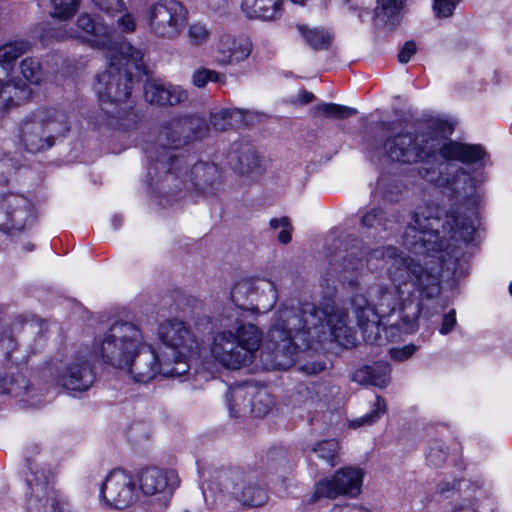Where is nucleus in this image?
<instances>
[{
  "mask_svg": "<svg viewBox=\"0 0 512 512\" xmlns=\"http://www.w3.org/2000/svg\"><path fill=\"white\" fill-rule=\"evenodd\" d=\"M416 51V43L414 41H407L398 53V61L402 64L408 63Z\"/></svg>",
  "mask_w": 512,
  "mask_h": 512,
  "instance_id": "obj_54",
  "label": "nucleus"
},
{
  "mask_svg": "<svg viewBox=\"0 0 512 512\" xmlns=\"http://www.w3.org/2000/svg\"><path fill=\"white\" fill-rule=\"evenodd\" d=\"M482 488V484L478 482H471L467 480H452V481H442L437 485L436 492L448 498L452 495L454 490H458L463 496V501L466 502L468 499H472L476 496L477 492Z\"/></svg>",
  "mask_w": 512,
  "mask_h": 512,
  "instance_id": "obj_34",
  "label": "nucleus"
},
{
  "mask_svg": "<svg viewBox=\"0 0 512 512\" xmlns=\"http://www.w3.org/2000/svg\"><path fill=\"white\" fill-rule=\"evenodd\" d=\"M255 287L250 281H240L234 285L231 290L232 304L225 307L220 314H228L233 308L239 311L240 318L243 319V311L258 310L259 300L255 298Z\"/></svg>",
  "mask_w": 512,
  "mask_h": 512,
  "instance_id": "obj_26",
  "label": "nucleus"
},
{
  "mask_svg": "<svg viewBox=\"0 0 512 512\" xmlns=\"http://www.w3.org/2000/svg\"><path fill=\"white\" fill-rule=\"evenodd\" d=\"M51 374L58 386L75 392L89 390L95 381L90 360L83 353H78L56 366Z\"/></svg>",
  "mask_w": 512,
  "mask_h": 512,
  "instance_id": "obj_14",
  "label": "nucleus"
},
{
  "mask_svg": "<svg viewBox=\"0 0 512 512\" xmlns=\"http://www.w3.org/2000/svg\"><path fill=\"white\" fill-rule=\"evenodd\" d=\"M173 361L165 360L162 363L163 377H179L190 370V360L197 356H182L178 352H172Z\"/></svg>",
  "mask_w": 512,
  "mask_h": 512,
  "instance_id": "obj_36",
  "label": "nucleus"
},
{
  "mask_svg": "<svg viewBox=\"0 0 512 512\" xmlns=\"http://www.w3.org/2000/svg\"><path fill=\"white\" fill-rule=\"evenodd\" d=\"M228 409L233 417L250 415V402L253 401V386H237L230 388L225 395Z\"/></svg>",
  "mask_w": 512,
  "mask_h": 512,
  "instance_id": "obj_28",
  "label": "nucleus"
},
{
  "mask_svg": "<svg viewBox=\"0 0 512 512\" xmlns=\"http://www.w3.org/2000/svg\"><path fill=\"white\" fill-rule=\"evenodd\" d=\"M363 474L360 469L345 467L338 470L332 479L318 483L316 495L334 499L339 495L356 496L362 486Z\"/></svg>",
  "mask_w": 512,
  "mask_h": 512,
  "instance_id": "obj_19",
  "label": "nucleus"
},
{
  "mask_svg": "<svg viewBox=\"0 0 512 512\" xmlns=\"http://www.w3.org/2000/svg\"><path fill=\"white\" fill-rule=\"evenodd\" d=\"M326 368L325 364L322 362H307L298 367L299 371L304 372L307 375H316L319 372L323 371Z\"/></svg>",
  "mask_w": 512,
  "mask_h": 512,
  "instance_id": "obj_56",
  "label": "nucleus"
},
{
  "mask_svg": "<svg viewBox=\"0 0 512 512\" xmlns=\"http://www.w3.org/2000/svg\"><path fill=\"white\" fill-rule=\"evenodd\" d=\"M241 9L250 19L272 20L281 12L280 0H243Z\"/></svg>",
  "mask_w": 512,
  "mask_h": 512,
  "instance_id": "obj_29",
  "label": "nucleus"
},
{
  "mask_svg": "<svg viewBox=\"0 0 512 512\" xmlns=\"http://www.w3.org/2000/svg\"><path fill=\"white\" fill-rule=\"evenodd\" d=\"M187 37L191 46H203L210 40L211 29L206 23L195 21L189 24L187 28Z\"/></svg>",
  "mask_w": 512,
  "mask_h": 512,
  "instance_id": "obj_40",
  "label": "nucleus"
},
{
  "mask_svg": "<svg viewBox=\"0 0 512 512\" xmlns=\"http://www.w3.org/2000/svg\"><path fill=\"white\" fill-rule=\"evenodd\" d=\"M374 21L377 25L395 27L400 23L405 0H377Z\"/></svg>",
  "mask_w": 512,
  "mask_h": 512,
  "instance_id": "obj_30",
  "label": "nucleus"
},
{
  "mask_svg": "<svg viewBox=\"0 0 512 512\" xmlns=\"http://www.w3.org/2000/svg\"><path fill=\"white\" fill-rule=\"evenodd\" d=\"M228 165L241 175H249L260 168V160L254 147L246 142H235L227 154Z\"/></svg>",
  "mask_w": 512,
  "mask_h": 512,
  "instance_id": "obj_25",
  "label": "nucleus"
},
{
  "mask_svg": "<svg viewBox=\"0 0 512 512\" xmlns=\"http://www.w3.org/2000/svg\"><path fill=\"white\" fill-rule=\"evenodd\" d=\"M208 132L207 121L196 114L175 116L162 123L156 143L146 149L148 181H164L179 186L178 173L182 171L187 157L175 150L204 139Z\"/></svg>",
  "mask_w": 512,
  "mask_h": 512,
  "instance_id": "obj_7",
  "label": "nucleus"
},
{
  "mask_svg": "<svg viewBox=\"0 0 512 512\" xmlns=\"http://www.w3.org/2000/svg\"><path fill=\"white\" fill-rule=\"evenodd\" d=\"M31 217L32 206L27 197L12 192L0 195V231H22Z\"/></svg>",
  "mask_w": 512,
  "mask_h": 512,
  "instance_id": "obj_18",
  "label": "nucleus"
},
{
  "mask_svg": "<svg viewBox=\"0 0 512 512\" xmlns=\"http://www.w3.org/2000/svg\"><path fill=\"white\" fill-rule=\"evenodd\" d=\"M162 363L156 351L141 342L133 353L129 366L123 370H127L135 382L147 383L157 375L162 376Z\"/></svg>",
  "mask_w": 512,
  "mask_h": 512,
  "instance_id": "obj_21",
  "label": "nucleus"
},
{
  "mask_svg": "<svg viewBox=\"0 0 512 512\" xmlns=\"http://www.w3.org/2000/svg\"><path fill=\"white\" fill-rule=\"evenodd\" d=\"M31 43L27 40L9 41L0 46V67L8 73L13 70L15 62L31 50Z\"/></svg>",
  "mask_w": 512,
  "mask_h": 512,
  "instance_id": "obj_33",
  "label": "nucleus"
},
{
  "mask_svg": "<svg viewBox=\"0 0 512 512\" xmlns=\"http://www.w3.org/2000/svg\"><path fill=\"white\" fill-rule=\"evenodd\" d=\"M37 3L42 9L50 7L51 17L64 21L76 13L79 0H37Z\"/></svg>",
  "mask_w": 512,
  "mask_h": 512,
  "instance_id": "obj_35",
  "label": "nucleus"
},
{
  "mask_svg": "<svg viewBox=\"0 0 512 512\" xmlns=\"http://www.w3.org/2000/svg\"><path fill=\"white\" fill-rule=\"evenodd\" d=\"M379 187L382 191L384 199L389 202H398L403 191L402 184L397 180L388 181L383 177L379 181Z\"/></svg>",
  "mask_w": 512,
  "mask_h": 512,
  "instance_id": "obj_44",
  "label": "nucleus"
},
{
  "mask_svg": "<svg viewBox=\"0 0 512 512\" xmlns=\"http://www.w3.org/2000/svg\"><path fill=\"white\" fill-rule=\"evenodd\" d=\"M139 489L145 495H155L168 490L171 493L178 486V478L173 470L156 467L143 469L138 475Z\"/></svg>",
  "mask_w": 512,
  "mask_h": 512,
  "instance_id": "obj_24",
  "label": "nucleus"
},
{
  "mask_svg": "<svg viewBox=\"0 0 512 512\" xmlns=\"http://www.w3.org/2000/svg\"><path fill=\"white\" fill-rule=\"evenodd\" d=\"M215 331L210 346L211 355L222 366L237 370L252 362L262 341V332L245 323L235 308L215 319Z\"/></svg>",
  "mask_w": 512,
  "mask_h": 512,
  "instance_id": "obj_8",
  "label": "nucleus"
},
{
  "mask_svg": "<svg viewBox=\"0 0 512 512\" xmlns=\"http://www.w3.org/2000/svg\"><path fill=\"white\" fill-rule=\"evenodd\" d=\"M28 467L33 469L28 459ZM32 478L28 479L31 489V496L27 500L28 512H66V503L63 497L50 486L44 472H33Z\"/></svg>",
  "mask_w": 512,
  "mask_h": 512,
  "instance_id": "obj_15",
  "label": "nucleus"
},
{
  "mask_svg": "<svg viewBox=\"0 0 512 512\" xmlns=\"http://www.w3.org/2000/svg\"><path fill=\"white\" fill-rule=\"evenodd\" d=\"M117 27L126 33L134 32L136 29V20L131 13H128L126 9L121 13V16L117 19Z\"/></svg>",
  "mask_w": 512,
  "mask_h": 512,
  "instance_id": "obj_51",
  "label": "nucleus"
},
{
  "mask_svg": "<svg viewBox=\"0 0 512 512\" xmlns=\"http://www.w3.org/2000/svg\"><path fill=\"white\" fill-rule=\"evenodd\" d=\"M346 320L347 315L333 303L318 307L306 302L299 307L279 309L267 334L274 366L290 368L300 350L328 337L340 345H352L354 335Z\"/></svg>",
  "mask_w": 512,
  "mask_h": 512,
  "instance_id": "obj_4",
  "label": "nucleus"
},
{
  "mask_svg": "<svg viewBox=\"0 0 512 512\" xmlns=\"http://www.w3.org/2000/svg\"><path fill=\"white\" fill-rule=\"evenodd\" d=\"M252 43L246 37L222 34L216 44L215 61L220 66L239 64L251 54Z\"/></svg>",
  "mask_w": 512,
  "mask_h": 512,
  "instance_id": "obj_22",
  "label": "nucleus"
},
{
  "mask_svg": "<svg viewBox=\"0 0 512 512\" xmlns=\"http://www.w3.org/2000/svg\"><path fill=\"white\" fill-rule=\"evenodd\" d=\"M209 81L220 82V73L207 68H198L192 74V83L198 88H203Z\"/></svg>",
  "mask_w": 512,
  "mask_h": 512,
  "instance_id": "obj_46",
  "label": "nucleus"
},
{
  "mask_svg": "<svg viewBox=\"0 0 512 512\" xmlns=\"http://www.w3.org/2000/svg\"><path fill=\"white\" fill-rule=\"evenodd\" d=\"M458 4L456 0H434L433 11L438 18H448L453 15Z\"/></svg>",
  "mask_w": 512,
  "mask_h": 512,
  "instance_id": "obj_48",
  "label": "nucleus"
},
{
  "mask_svg": "<svg viewBox=\"0 0 512 512\" xmlns=\"http://www.w3.org/2000/svg\"><path fill=\"white\" fill-rule=\"evenodd\" d=\"M30 95V90L21 81L0 79V110L20 104Z\"/></svg>",
  "mask_w": 512,
  "mask_h": 512,
  "instance_id": "obj_31",
  "label": "nucleus"
},
{
  "mask_svg": "<svg viewBox=\"0 0 512 512\" xmlns=\"http://www.w3.org/2000/svg\"><path fill=\"white\" fill-rule=\"evenodd\" d=\"M71 129L70 115L63 109L41 107L26 115L18 124V144L28 153H43Z\"/></svg>",
  "mask_w": 512,
  "mask_h": 512,
  "instance_id": "obj_9",
  "label": "nucleus"
},
{
  "mask_svg": "<svg viewBox=\"0 0 512 512\" xmlns=\"http://www.w3.org/2000/svg\"><path fill=\"white\" fill-rule=\"evenodd\" d=\"M342 248L335 247L328 256L321 278L327 286L336 282L354 287L358 284V272L364 266H375L374 260L390 261L388 272L396 284L411 282L419 295L432 299L441 293V267L438 260L424 261L404 255L396 247L368 248L354 234H348L341 241Z\"/></svg>",
  "mask_w": 512,
  "mask_h": 512,
  "instance_id": "obj_3",
  "label": "nucleus"
},
{
  "mask_svg": "<svg viewBox=\"0 0 512 512\" xmlns=\"http://www.w3.org/2000/svg\"><path fill=\"white\" fill-rule=\"evenodd\" d=\"M212 492L231 495L243 505L258 507L267 500L265 491L254 481V476L240 469H227L216 472L208 484Z\"/></svg>",
  "mask_w": 512,
  "mask_h": 512,
  "instance_id": "obj_13",
  "label": "nucleus"
},
{
  "mask_svg": "<svg viewBox=\"0 0 512 512\" xmlns=\"http://www.w3.org/2000/svg\"><path fill=\"white\" fill-rule=\"evenodd\" d=\"M270 228L273 230H276L278 228H281V231L279 232L277 238L280 243L282 244H288L291 242L292 236V225L290 223V219L286 216H283L281 218H272L269 222Z\"/></svg>",
  "mask_w": 512,
  "mask_h": 512,
  "instance_id": "obj_45",
  "label": "nucleus"
},
{
  "mask_svg": "<svg viewBox=\"0 0 512 512\" xmlns=\"http://www.w3.org/2000/svg\"><path fill=\"white\" fill-rule=\"evenodd\" d=\"M210 123L212 127L217 131H226L230 129L228 117L224 109L211 112Z\"/></svg>",
  "mask_w": 512,
  "mask_h": 512,
  "instance_id": "obj_49",
  "label": "nucleus"
},
{
  "mask_svg": "<svg viewBox=\"0 0 512 512\" xmlns=\"http://www.w3.org/2000/svg\"><path fill=\"white\" fill-rule=\"evenodd\" d=\"M308 457L310 461L317 459L329 468L334 467L339 462V443L335 439L319 441L308 451Z\"/></svg>",
  "mask_w": 512,
  "mask_h": 512,
  "instance_id": "obj_32",
  "label": "nucleus"
},
{
  "mask_svg": "<svg viewBox=\"0 0 512 512\" xmlns=\"http://www.w3.org/2000/svg\"><path fill=\"white\" fill-rule=\"evenodd\" d=\"M188 161L185 158V165L178 173V179L181 181L179 186L169 185V182L148 181L149 186L156 193L168 196L177 191L185 189L194 191L206 198L216 196L223 189V179L219 167L213 162L198 161L194 163L190 170L187 169Z\"/></svg>",
  "mask_w": 512,
  "mask_h": 512,
  "instance_id": "obj_11",
  "label": "nucleus"
},
{
  "mask_svg": "<svg viewBox=\"0 0 512 512\" xmlns=\"http://www.w3.org/2000/svg\"><path fill=\"white\" fill-rule=\"evenodd\" d=\"M266 284L268 285L269 291L271 292V303L266 307L267 309H269L270 307H272L275 304L277 297H276V290H275L273 283L266 282Z\"/></svg>",
  "mask_w": 512,
  "mask_h": 512,
  "instance_id": "obj_60",
  "label": "nucleus"
},
{
  "mask_svg": "<svg viewBox=\"0 0 512 512\" xmlns=\"http://www.w3.org/2000/svg\"><path fill=\"white\" fill-rule=\"evenodd\" d=\"M95 6L110 16H115L125 10L123 0H92Z\"/></svg>",
  "mask_w": 512,
  "mask_h": 512,
  "instance_id": "obj_47",
  "label": "nucleus"
},
{
  "mask_svg": "<svg viewBox=\"0 0 512 512\" xmlns=\"http://www.w3.org/2000/svg\"><path fill=\"white\" fill-rule=\"evenodd\" d=\"M331 512H371L370 510L364 508L363 506L357 505H347L344 507H334Z\"/></svg>",
  "mask_w": 512,
  "mask_h": 512,
  "instance_id": "obj_57",
  "label": "nucleus"
},
{
  "mask_svg": "<svg viewBox=\"0 0 512 512\" xmlns=\"http://www.w3.org/2000/svg\"><path fill=\"white\" fill-rule=\"evenodd\" d=\"M112 225L115 229H118L122 225V217L120 215H114L111 219Z\"/></svg>",
  "mask_w": 512,
  "mask_h": 512,
  "instance_id": "obj_61",
  "label": "nucleus"
},
{
  "mask_svg": "<svg viewBox=\"0 0 512 512\" xmlns=\"http://www.w3.org/2000/svg\"><path fill=\"white\" fill-rule=\"evenodd\" d=\"M316 115L323 116L329 119H346L355 116L358 111L355 108L336 104V103H321L313 108Z\"/></svg>",
  "mask_w": 512,
  "mask_h": 512,
  "instance_id": "obj_37",
  "label": "nucleus"
},
{
  "mask_svg": "<svg viewBox=\"0 0 512 512\" xmlns=\"http://www.w3.org/2000/svg\"><path fill=\"white\" fill-rule=\"evenodd\" d=\"M385 411L386 404L384 398L377 396L372 410L364 416L352 420L351 427L358 428L363 426H371L380 419Z\"/></svg>",
  "mask_w": 512,
  "mask_h": 512,
  "instance_id": "obj_41",
  "label": "nucleus"
},
{
  "mask_svg": "<svg viewBox=\"0 0 512 512\" xmlns=\"http://www.w3.org/2000/svg\"><path fill=\"white\" fill-rule=\"evenodd\" d=\"M142 341L140 329L133 323L118 321L93 342V355L116 369L129 366L133 353Z\"/></svg>",
  "mask_w": 512,
  "mask_h": 512,
  "instance_id": "obj_10",
  "label": "nucleus"
},
{
  "mask_svg": "<svg viewBox=\"0 0 512 512\" xmlns=\"http://www.w3.org/2000/svg\"><path fill=\"white\" fill-rule=\"evenodd\" d=\"M228 117L230 128H238L245 124L246 111L238 108L224 109Z\"/></svg>",
  "mask_w": 512,
  "mask_h": 512,
  "instance_id": "obj_50",
  "label": "nucleus"
},
{
  "mask_svg": "<svg viewBox=\"0 0 512 512\" xmlns=\"http://www.w3.org/2000/svg\"><path fill=\"white\" fill-rule=\"evenodd\" d=\"M299 98H300V101L303 103V104H307V103H310L313 99H314V94L311 93V92H308V91H303L300 95H299Z\"/></svg>",
  "mask_w": 512,
  "mask_h": 512,
  "instance_id": "obj_59",
  "label": "nucleus"
},
{
  "mask_svg": "<svg viewBox=\"0 0 512 512\" xmlns=\"http://www.w3.org/2000/svg\"><path fill=\"white\" fill-rule=\"evenodd\" d=\"M402 215L395 207L371 208L360 218V230L368 238H382L381 233L398 228Z\"/></svg>",
  "mask_w": 512,
  "mask_h": 512,
  "instance_id": "obj_20",
  "label": "nucleus"
},
{
  "mask_svg": "<svg viewBox=\"0 0 512 512\" xmlns=\"http://www.w3.org/2000/svg\"><path fill=\"white\" fill-rule=\"evenodd\" d=\"M144 97L150 104L176 106L187 101L189 94L182 86L149 79L144 84Z\"/></svg>",
  "mask_w": 512,
  "mask_h": 512,
  "instance_id": "obj_23",
  "label": "nucleus"
},
{
  "mask_svg": "<svg viewBox=\"0 0 512 512\" xmlns=\"http://www.w3.org/2000/svg\"><path fill=\"white\" fill-rule=\"evenodd\" d=\"M77 30L66 25L45 29L43 41L83 37L93 47L106 51L108 68L97 75L95 91L100 101L101 117L111 128L128 130L136 126L139 114L131 98L132 75L129 66L142 68L143 53L124 40L113 28L96 21L89 14L77 19Z\"/></svg>",
  "mask_w": 512,
  "mask_h": 512,
  "instance_id": "obj_2",
  "label": "nucleus"
},
{
  "mask_svg": "<svg viewBox=\"0 0 512 512\" xmlns=\"http://www.w3.org/2000/svg\"><path fill=\"white\" fill-rule=\"evenodd\" d=\"M351 9H363L372 3V0H345Z\"/></svg>",
  "mask_w": 512,
  "mask_h": 512,
  "instance_id": "obj_58",
  "label": "nucleus"
},
{
  "mask_svg": "<svg viewBox=\"0 0 512 512\" xmlns=\"http://www.w3.org/2000/svg\"><path fill=\"white\" fill-rule=\"evenodd\" d=\"M7 163L5 161H0V173L3 174L4 173V169L7 167ZM7 177L5 175H2L0 177V183L2 182H6L7 181Z\"/></svg>",
  "mask_w": 512,
  "mask_h": 512,
  "instance_id": "obj_62",
  "label": "nucleus"
},
{
  "mask_svg": "<svg viewBox=\"0 0 512 512\" xmlns=\"http://www.w3.org/2000/svg\"><path fill=\"white\" fill-rule=\"evenodd\" d=\"M509 292H510V294H511V296H512V283H511V284H510V286H509Z\"/></svg>",
  "mask_w": 512,
  "mask_h": 512,
  "instance_id": "obj_64",
  "label": "nucleus"
},
{
  "mask_svg": "<svg viewBox=\"0 0 512 512\" xmlns=\"http://www.w3.org/2000/svg\"><path fill=\"white\" fill-rule=\"evenodd\" d=\"M158 334L161 341L182 356H199L200 343L185 322L177 319L160 324Z\"/></svg>",
  "mask_w": 512,
  "mask_h": 512,
  "instance_id": "obj_17",
  "label": "nucleus"
},
{
  "mask_svg": "<svg viewBox=\"0 0 512 512\" xmlns=\"http://www.w3.org/2000/svg\"><path fill=\"white\" fill-rule=\"evenodd\" d=\"M447 455L448 452L445 443L441 440H434L429 447L426 457L429 465L437 468L445 463Z\"/></svg>",
  "mask_w": 512,
  "mask_h": 512,
  "instance_id": "obj_43",
  "label": "nucleus"
},
{
  "mask_svg": "<svg viewBox=\"0 0 512 512\" xmlns=\"http://www.w3.org/2000/svg\"><path fill=\"white\" fill-rule=\"evenodd\" d=\"M137 494L136 481L123 469H114L106 477L100 488V496L117 509L128 507Z\"/></svg>",
  "mask_w": 512,
  "mask_h": 512,
  "instance_id": "obj_16",
  "label": "nucleus"
},
{
  "mask_svg": "<svg viewBox=\"0 0 512 512\" xmlns=\"http://www.w3.org/2000/svg\"><path fill=\"white\" fill-rule=\"evenodd\" d=\"M453 161L442 159L437 167L426 164L420 167L419 174L455 203L467 204L470 209L463 215L453 210L446 212L438 206L414 212L402 238L403 245L417 256L435 258V253L446 251L459 260L460 243L468 246L474 241L477 209L483 197L477 192L473 176Z\"/></svg>",
  "mask_w": 512,
  "mask_h": 512,
  "instance_id": "obj_1",
  "label": "nucleus"
},
{
  "mask_svg": "<svg viewBox=\"0 0 512 512\" xmlns=\"http://www.w3.org/2000/svg\"><path fill=\"white\" fill-rule=\"evenodd\" d=\"M391 368L389 363L378 361L365 365L353 373V381L360 384H370L379 388L386 387L390 382Z\"/></svg>",
  "mask_w": 512,
  "mask_h": 512,
  "instance_id": "obj_27",
  "label": "nucleus"
},
{
  "mask_svg": "<svg viewBox=\"0 0 512 512\" xmlns=\"http://www.w3.org/2000/svg\"><path fill=\"white\" fill-rule=\"evenodd\" d=\"M456 311L455 309H451L449 312L445 313L442 317V323L439 328V332L442 335L449 334L456 326Z\"/></svg>",
  "mask_w": 512,
  "mask_h": 512,
  "instance_id": "obj_53",
  "label": "nucleus"
},
{
  "mask_svg": "<svg viewBox=\"0 0 512 512\" xmlns=\"http://www.w3.org/2000/svg\"><path fill=\"white\" fill-rule=\"evenodd\" d=\"M389 287L376 284L369 288L372 301L363 293H355L350 300V309L362 331L363 339L370 345H382L386 341L381 327V318L393 314L398 308L399 320L395 325L405 333H414L419 327V317L430 318L438 312L439 296L424 299L411 282Z\"/></svg>",
  "mask_w": 512,
  "mask_h": 512,
  "instance_id": "obj_5",
  "label": "nucleus"
},
{
  "mask_svg": "<svg viewBox=\"0 0 512 512\" xmlns=\"http://www.w3.org/2000/svg\"><path fill=\"white\" fill-rule=\"evenodd\" d=\"M148 32L157 39H177L188 21L187 8L177 0H158L145 11Z\"/></svg>",
  "mask_w": 512,
  "mask_h": 512,
  "instance_id": "obj_12",
  "label": "nucleus"
},
{
  "mask_svg": "<svg viewBox=\"0 0 512 512\" xmlns=\"http://www.w3.org/2000/svg\"><path fill=\"white\" fill-rule=\"evenodd\" d=\"M20 69L23 77L31 84H39L43 79L40 62L34 57H27L21 61Z\"/></svg>",
  "mask_w": 512,
  "mask_h": 512,
  "instance_id": "obj_42",
  "label": "nucleus"
},
{
  "mask_svg": "<svg viewBox=\"0 0 512 512\" xmlns=\"http://www.w3.org/2000/svg\"><path fill=\"white\" fill-rule=\"evenodd\" d=\"M273 406V400L265 388L253 386V401L250 402V414L263 417L269 413Z\"/></svg>",
  "mask_w": 512,
  "mask_h": 512,
  "instance_id": "obj_39",
  "label": "nucleus"
},
{
  "mask_svg": "<svg viewBox=\"0 0 512 512\" xmlns=\"http://www.w3.org/2000/svg\"><path fill=\"white\" fill-rule=\"evenodd\" d=\"M295 4L304 5L307 0H291Z\"/></svg>",
  "mask_w": 512,
  "mask_h": 512,
  "instance_id": "obj_63",
  "label": "nucleus"
},
{
  "mask_svg": "<svg viewBox=\"0 0 512 512\" xmlns=\"http://www.w3.org/2000/svg\"><path fill=\"white\" fill-rule=\"evenodd\" d=\"M298 29L312 49L326 50L329 48L332 41V36L329 32L317 28L307 29L304 26H298Z\"/></svg>",
  "mask_w": 512,
  "mask_h": 512,
  "instance_id": "obj_38",
  "label": "nucleus"
},
{
  "mask_svg": "<svg viewBox=\"0 0 512 512\" xmlns=\"http://www.w3.org/2000/svg\"><path fill=\"white\" fill-rule=\"evenodd\" d=\"M417 350L414 344L405 345L401 348H391L389 353L393 360L404 361L411 357Z\"/></svg>",
  "mask_w": 512,
  "mask_h": 512,
  "instance_id": "obj_52",
  "label": "nucleus"
},
{
  "mask_svg": "<svg viewBox=\"0 0 512 512\" xmlns=\"http://www.w3.org/2000/svg\"><path fill=\"white\" fill-rule=\"evenodd\" d=\"M449 512H479L476 496L472 499H468L466 502H460L454 505Z\"/></svg>",
  "mask_w": 512,
  "mask_h": 512,
  "instance_id": "obj_55",
  "label": "nucleus"
},
{
  "mask_svg": "<svg viewBox=\"0 0 512 512\" xmlns=\"http://www.w3.org/2000/svg\"><path fill=\"white\" fill-rule=\"evenodd\" d=\"M399 121H380L379 128L388 133L382 141L378 142L372 137L365 140L367 151L383 153L394 162L414 164L423 162L431 167L430 160L437 156L441 159L459 160L465 165L477 164L485 156V149L479 144H468L450 140L443 143L437 131L432 127L425 129H400Z\"/></svg>",
  "mask_w": 512,
  "mask_h": 512,
  "instance_id": "obj_6",
  "label": "nucleus"
}]
</instances>
